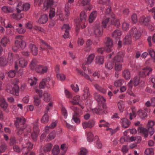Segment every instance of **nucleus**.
Returning a JSON list of instances; mask_svg holds the SVG:
<instances>
[{
    "label": "nucleus",
    "instance_id": "1",
    "mask_svg": "<svg viewBox=\"0 0 155 155\" xmlns=\"http://www.w3.org/2000/svg\"><path fill=\"white\" fill-rule=\"evenodd\" d=\"M17 60L18 61L19 65L20 67L24 68L27 66L28 63L27 61L23 58H20L19 55H16L14 58L15 68V69L17 70L18 68V62L17 61Z\"/></svg>",
    "mask_w": 155,
    "mask_h": 155
},
{
    "label": "nucleus",
    "instance_id": "2",
    "mask_svg": "<svg viewBox=\"0 0 155 155\" xmlns=\"http://www.w3.org/2000/svg\"><path fill=\"white\" fill-rule=\"evenodd\" d=\"M135 107L132 108V113L130 114V119L132 120L133 117H135L137 115L141 119H144L147 117V113L144 110L141 109L139 110L137 113L135 111Z\"/></svg>",
    "mask_w": 155,
    "mask_h": 155
},
{
    "label": "nucleus",
    "instance_id": "3",
    "mask_svg": "<svg viewBox=\"0 0 155 155\" xmlns=\"http://www.w3.org/2000/svg\"><path fill=\"white\" fill-rule=\"evenodd\" d=\"M16 121L15 125L17 128V133L18 135H20L23 133L22 125L25 124V120L23 118L18 117Z\"/></svg>",
    "mask_w": 155,
    "mask_h": 155
},
{
    "label": "nucleus",
    "instance_id": "4",
    "mask_svg": "<svg viewBox=\"0 0 155 155\" xmlns=\"http://www.w3.org/2000/svg\"><path fill=\"white\" fill-rule=\"evenodd\" d=\"M22 37L21 35L17 36L16 37L15 43V45L18 46L22 49L25 48L26 46V42L21 40Z\"/></svg>",
    "mask_w": 155,
    "mask_h": 155
},
{
    "label": "nucleus",
    "instance_id": "5",
    "mask_svg": "<svg viewBox=\"0 0 155 155\" xmlns=\"http://www.w3.org/2000/svg\"><path fill=\"white\" fill-rule=\"evenodd\" d=\"M7 91L13 95L18 96L19 94L18 90V88L12 87L10 84H8L6 86Z\"/></svg>",
    "mask_w": 155,
    "mask_h": 155
},
{
    "label": "nucleus",
    "instance_id": "6",
    "mask_svg": "<svg viewBox=\"0 0 155 155\" xmlns=\"http://www.w3.org/2000/svg\"><path fill=\"white\" fill-rule=\"evenodd\" d=\"M48 70V66L45 65H38L36 69V71L41 74H44L47 72Z\"/></svg>",
    "mask_w": 155,
    "mask_h": 155
},
{
    "label": "nucleus",
    "instance_id": "7",
    "mask_svg": "<svg viewBox=\"0 0 155 155\" xmlns=\"http://www.w3.org/2000/svg\"><path fill=\"white\" fill-rule=\"evenodd\" d=\"M33 132L31 134V136L32 139L34 141H36L38 135L39 134V130L38 128V124L36 123L35 125H33Z\"/></svg>",
    "mask_w": 155,
    "mask_h": 155
},
{
    "label": "nucleus",
    "instance_id": "8",
    "mask_svg": "<svg viewBox=\"0 0 155 155\" xmlns=\"http://www.w3.org/2000/svg\"><path fill=\"white\" fill-rule=\"evenodd\" d=\"M102 108L101 109L99 108H96L93 110V111L94 113L97 114H106L108 113V108L106 105H103Z\"/></svg>",
    "mask_w": 155,
    "mask_h": 155
},
{
    "label": "nucleus",
    "instance_id": "9",
    "mask_svg": "<svg viewBox=\"0 0 155 155\" xmlns=\"http://www.w3.org/2000/svg\"><path fill=\"white\" fill-rule=\"evenodd\" d=\"M95 56L94 54H90L89 55L87 58V62L84 63L82 65V68L84 71L86 69V67L85 66L86 64H90L92 62Z\"/></svg>",
    "mask_w": 155,
    "mask_h": 155
},
{
    "label": "nucleus",
    "instance_id": "10",
    "mask_svg": "<svg viewBox=\"0 0 155 155\" xmlns=\"http://www.w3.org/2000/svg\"><path fill=\"white\" fill-rule=\"evenodd\" d=\"M152 71V68L150 67H147L144 68L141 71L139 72L140 75L145 77L149 74Z\"/></svg>",
    "mask_w": 155,
    "mask_h": 155
},
{
    "label": "nucleus",
    "instance_id": "11",
    "mask_svg": "<svg viewBox=\"0 0 155 155\" xmlns=\"http://www.w3.org/2000/svg\"><path fill=\"white\" fill-rule=\"evenodd\" d=\"M124 57V53L122 52H119L114 57V62H122L123 61V58Z\"/></svg>",
    "mask_w": 155,
    "mask_h": 155
},
{
    "label": "nucleus",
    "instance_id": "12",
    "mask_svg": "<svg viewBox=\"0 0 155 155\" xmlns=\"http://www.w3.org/2000/svg\"><path fill=\"white\" fill-rule=\"evenodd\" d=\"M106 41L105 45L106 47V50L107 52H110L111 50V48L113 46V43L111 38H106Z\"/></svg>",
    "mask_w": 155,
    "mask_h": 155
},
{
    "label": "nucleus",
    "instance_id": "13",
    "mask_svg": "<svg viewBox=\"0 0 155 155\" xmlns=\"http://www.w3.org/2000/svg\"><path fill=\"white\" fill-rule=\"evenodd\" d=\"M120 123L122 127L124 128H127L131 124L130 121L125 118H123L120 121Z\"/></svg>",
    "mask_w": 155,
    "mask_h": 155
},
{
    "label": "nucleus",
    "instance_id": "14",
    "mask_svg": "<svg viewBox=\"0 0 155 155\" xmlns=\"http://www.w3.org/2000/svg\"><path fill=\"white\" fill-rule=\"evenodd\" d=\"M74 110H75V112L73 115L72 120L77 124H79L80 122V120L79 118V115L78 114V110L76 107H74Z\"/></svg>",
    "mask_w": 155,
    "mask_h": 155
},
{
    "label": "nucleus",
    "instance_id": "15",
    "mask_svg": "<svg viewBox=\"0 0 155 155\" xmlns=\"http://www.w3.org/2000/svg\"><path fill=\"white\" fill-rule=\"evenodd\" d=\"M148 129L141 127H139L137 130L139 133L142 134L146 138L147 137L148 135Z\"/></svg>",
    "mask_w": 155,
    "mask_h": 155
},
{
    "label": "nucleus",
    "instance_id": "16",
    "mask_svg": "<svg viewBox=\"0 0 155 155\" xmlns=\"http://www.w3.org/2000/svg\"><path fill=\"white\" fill-rule=\"evenodd\" d=\"M95 124V122L94 121H90L88 122H84L82 124L83 127L84 129L86 128H90L94 126Z\"/></svg>",
    "mask_w": 155,
    "mask_h": 155
},
{
    "label": "nucleus",
    "instance_id": "17",
    "mask_svg": "<svg viewBox=\"0 0 155 155\" xmlns=\"http://www.w3.org/2000/svg\"><path fill=\"white\" fill-rule=\"evenodd\" d=\"M95 98L99 103H104L106 101V99L103 96H101L97 93L94 94Z\"/></svg>",
    "mask_w": 155,
    "mask_h": 155
},
{
    "label": "nucleus",
    "instance_id": "18",
    "mask_svg": "<svg viewBox=\"0 0 155 155\" xmlns=\"http://www.w3.org/2000/svg\"><path fill=\"white\" fill-rule=\"evenodd\" d=\"M0 105L4 110H5L8 106V104L3 97H0Z\"/></svg>",
    "mask_w": 155,
    "mask_h": 155
},
{
    "label": "nucleus",
    "instance_id": "19",
    "mask_svg": "<svg viewBox=\"0 0 155 155\" xmlns=\"http://www.w3.org/2000/svg\"><path fill=\"white\" fill-rule=\"evenodd\" d=\"M38 79L35 77H33L29 78L28 80V82L31 86L35 85L37 82Z\"/></svg>",
    "mask_w": 155,
    "mask_h": 155
},
{
    "label": "nucleus",
    "instance_id": "20",
    "mask_svg": "<svg viewBox=\"0 0 155 155\" xmlns=\"http://www.w3.org/2000/svg\"><path fill=\"white\" fill-rule=\"evenodd\" d=\"M37 60L35 59H32L29 64L30 68L32 70H35L36 71V68L37 66Z\"/></svg>",
    "mask_w": 155,
    "mask_h": 155
},
{
    "label": "nucleus",
    "instance_id": "21",
    "mask_svg": "<svg viewBox=\"0 0 155 155\" xmlns=\"http://www.w3.org/2000/svg\"><path fill=\"white\" fill-rule=\"evenodd\" d=\"M29 47L33 55H36L37 54L38 49L35 45L33 44H31L29 45Z\"/></svg>",
    "mask_w": 155,
    "mask_h": 155
},
{
    "label": "nucleus",
    "instance_id": "22",
    "mask_svg": "<svg viewBox=\"0 0 155 155\" xmlns=\"http://www.w3.org/2000/svg\"><path fill=\"white\" fill-rule=\"evenodd\" d=\"M104 62V57L102 56H98L95 59V63L98 65H101Z\"/></svg>",
    "mask_w": 155,
    "mask_h": 155
},
{
    "label": "nucleus",
    "instance_id": "23",
    "mask_svg": "<svg viewBox=\"0 0 155 155\" xmlns=\"http://www.w3.org/2000/svg\"><path fill=\"white\" fill-rule=\"evenodd\" d=\"M150 21V18L149 17H147L146 18H143L142 21H141L140 23L144 26L148 25Z\"/></svg>",
    "mask_w": 155,
    "mask_h": 155
},
{
    "label": "nucleus",
    "instance_id": "24",
    "mask_svg": "<svg viewBox=\"0 0 155 155\" xmlns=\"http://www.w3.org/2000/svg\"><path fill=\"white\" fill-rule=\"evenodd\" d=\"M33 102L35 106L38 107L41 104V100L38 97L34 95L33 97Z\"/></svg>",
    "mask_w": 155,
    "mask_h": 155
},
{
    "label": "nucleus",
    "instance_id": "25",
    "mask_svg": "<svg viewBox=\"0 0 155 155\" xmlns=\"http://www.w3.org/2000/svg\"><path fill=\"white\" fill-rule=\"evenodd\" d=\"M48 20V18L46 15H42L38 20V22L41 24L45 23Z\"/></svg>",
    "mask_w": 155,
    "mask_h": 155
},
{
    "label": "nucleus",
    "instance_id": "26",
    "mask_svg": "<svg viewBox=\"0 0 155 155\" xmlns=\"http://www.w3.org/2000/svg\"><path fill=\"white\" fill-rule=\"evenodd\" d=\"M48 112L45 111L44 113V114L41 119V122L42 123H46L49 121V116L47 114Z\"/></svg>",
    "mask_w": 155,
    "mask_h": 155
},
{
    "label": "nucleus",
    "instance_id": "27",
    "mask_svg": "<svg viewBox=\"0 0 155 155\" xmlns=\"http://www.w3.org/2000/svg\"><path fill=\"white\" fill-rule=\"evenodd\" d=\"M60 152L59 146L57 144L55 145L52 150V153L53 155H57Z\"/></svg>",
    "mask_w": 155,
    "mask_h": 155
},
{
    "label": "nucleus",
    "instance_id": "28",
    "mask_svg": "<svg viewBox=\"0 0 155 155\" xmlns=\"http://www.w3.org/2000/svg\"><path fill=\"white\" fill-rule=\"evenodd\" d=\"M132 80H131L128 84V90L127 91V93L128 94L131 96H135V95L132 91L131 89L133 87Z\"/></svg>",
    "mask_w": 155,
    "mask_h": 155
},
{
    "label": "nucleus",
    "instance_id": "29",
    "mask_svg": "<svg viewBox=\"0 0 155 155\" xmlns=\"http://www.w3.org/2000/svg\"><path fill=\"white\" fill-rule=\"evenodd\" d=\"M43 97L44 101L46 102H49L51 101L50 94L47 92L44 93Z\"/></svg>",
    "mask_w": 155,
    "mask_h": 155
},
{
    "label": "nucleus",
    "instance_id": "30",
    "mask_svg": "<svg viewBox=\"0 0 155 155\" xmlns=\"http://www.w3.org/2000/svg\"><path fill=\"white\" fill-rule=\"evenodd\" d=\"M122 35V32L120 30H115L112 34V36L115 39L119 38V37Z\"/></svg>",
    "mask_w": 155,
    "mask_h": 155
},
{
    "label": "nucleus",
    "instance_id": "31",
    "mask_svg": "<svg viewBox=\"0 0 155 155\" xmlns=\"http://www.w3.org/2000/svg\"><path fill=\"white\" fill-rule=\"evenodd\" d=\"M147 51L153 59V62H155V51L151 48H148Z\"/></svg>",
    "mask_w": 155,
    "mask_h": 155
},
{
    "label": "nucleus",
    "instance_id": "32",
    "mask_svg": "<svg viewBox=\"0 0 155 155\" xmlns=\"http://www.w3.org/2000/svg\"><path fill=\"white\" fill-rule=\"evenodd\" d=\"M87 138L89 142H92L93 140L94 136L92 132H88L86 133Z\"/></svg>",
    "mask_w": 155,
    "mask_h": 155
},
{
    "label": "nucleus",
    "instance_id": "33",
    "mask_svg": "<svg viewBox=\"0 0 155 155\" xmlns=\"http://www.w3.org/2000/svg\"><path fill=\"white\" fill-rule=\"evenodd\" d=\"M142 30H135L134 31V37L136 39H138L140 37Z\"/></svg>",
    "mask_w": 155,
    "mask_h": 155
},
{
    "label": "nucleus",
    "instance_id": "34",
    "mask_svg": "<svg viewBox=\"0 0 155 155\" xmlns=\"http://www.w3.org/2000/svg\"><path fill=\"white\" fill-rule=\"evenodd\" d=\"M123 77L127 80L129 79L130 76V73L128 70H125L123 72Z\"/></svg>",
    "mask_w": 155,
    "mask_h": 155
},
{
    "label": "nucleus",
    "instance_id": "35",
    "mask_svg": "<svg viewBox=\"0 0 155 155\" xmlns=\"http://www.w3.org/2000/svg\"><path fill=\"white\" fill-rule=\"evenodd\" d=\"M80 96L77 95L74 97L72 101H70V102L73 104H78L79 102Z\"/></svg>",
    "mask_w": 155,
    "mask_h": 155
},
{
    "label": "nucleus",
    "instance_id": "36",
    "mask_svg": "<svg viewBox=\"0 0 155 155\" xmlns=\"http://www.w3.org/2000/svg\"><path fill=\"white\" fill-rule=\"evenodd\" d=\"M56 77L57 79L61 81H64L66 78V77L64 74L60 73L57 74Z\"/></svg>",
    "mask_w": 155,
    "mask_h": 155
},
{
    "label": "nucleus",
    "instance_id": "37",
    "mask_svg": "<svg viewBox=\"0 0 155 155\" xmlns=\"http://www.w3.org/2000/svg\"><path fill=\"white\" fill-rule=\"evenodd\" d=\"M117 104L119 110L121 112L123 111L124 109V105L123 102L121 101H119L118 102Z\"/></svg>",
    "mask_w": 155,
    "mask_h": 155
},
{
    "label": "nucleus",
    "instance_id": "38",
    "mask_svg": "<svg viewBox=\"0 0 155 155\" xmlns=\"http://www.w3.org/2000/svg\"><path fill=\"white\" fill-rule=\"evenodd\" d=\"M131 41V37L130 35L126 36L124 40V43L126 45H127L130 43Z\"/></svg>",
    "mask_w": 155,
    "mask_h": 155
},
{
    "label": "nucleus",
    "instance_id": "39",
    "mask_svg": "<svg viewBox=\"0 0 155 155\" xmlns=\"http://www.w3.org/2000/svg\"><path fill=\"white\" fill-rule=\"evenodd\" d=\"M76 71L80 74L82 75H83L84 76V77L85 78L89 80H90V81H92V80L91 78H90L89 76L88 75H87V74H83L82 71L79 69L78 68H77L76 69Z\"/></svg>",
    "mask_w": 155,
    "mask_h": 155
},
{
    "label": "nucleus",
    "instance_id": "40",
    "mask_svg": "<svg viewBox=\"0 0 155 155\" xmlns=\"http://www.w3.org/2000/svg\"><path fill=\"white\" fill-rule=\"evenodd\" d=\"M84 92L83 97H84V99H87L90 95L88 88L87 87H85L84 90Z\"/></svg>",
    "mask_w": 155,
    "mask_h": 155
},
{
    "label": "nucleus",
    "instance_id": "41",
    "mask_svg": "<svg viewBox=\"0 0 155 155\" xmlns=\"http://www.w3.org/2000/svg\"><path fill=\"white\" fill-rule=\"evenodd\" d=\"M96 12L95 11L92 12L90 14L89 19V22L90 23L92 22L95 17V14Z\"/></svg>",
    "mask_w": 155,
    "mask_h": 155
},
{
    "label": "nucleus",
    "instance_id": "42",
    "mask_svg": "<svg viewBox=\"0 0 155 155\" xmlns=\"http://www.w3.org/2000/svg\"><path fill=\"white\" fill-rule=\"evenodd\" d=\"M52 144L51 143H49L46 145L44 147V150L45 152L50 151L51 149Z\"/></svg>",
    "mask_w": 155,
    "mask_h": 155
},
{
    "label": "nucleus",
    "instance_id": "43",
    "mask_svg": "<svg viewBox=\"0 0 155 155\" xmlns=\"http://www.w3.org/2000/svg\"><path fill=\"white\" fill-rule=\"evenodd\" d=\"M31 126L30 125H27L26 126H23L22 129L23 131H26L28 133H30L31 130Z\"/></svg>",
    "mask_w": 155,
    "mask_h": 155
},
{
    "label": "nucleus",
    "instance_id": "44",
    "mask_svg": "<svg viewBox=\"0 0 155 155\" xmlns=\"http://www.w3.org/2000/svg\"><path fill=\"white\" fill-rule=\"evenodd\" d=\"M124 80L122 79L116 80L114 83V85L116 87L120 86L124 83Z\"/></svg>",
    "mask_w": 155,
    "mask_h": 155
},
{
    "label": "nucleus",
    "instance_id": "45",
    "mask_svg": "<svg viewBox=\"0 0 155 155\" xmlns=\"http://www.w3.org/2000/svg\"><path fill=\"white\" fill-rule=\"evenodd\" d=\"M33 145L31 143L28 142L25 144H24L22 145V147L23 148H27L31 149L33 148Z\"/></svg>",
    "mask_w": 155,
    "mask_h": 155
},
{
    "label": "nucleus",
    "instance_id": "46",
    "mask_svg": "<svg viewBox=\"0 0 155 155\" xmlns=\"http://www.w3.org/2000/svg\"><path fill=\"white\" fill-rule=\"evenodd\" d=\"M88 153V151L87 149L84 148H81L79 152V155H87Z\"/></svg>",
    "mask_w": 155,
    "mask_h": 155
},
{
    "label": "nucleus",
    "instance_id": "47",
    "mask_svg": "<svg viewBox=\"0 0 155 155\" xmlns=\"http://www.w3.org/2000/svg\"><path fill=\"white\" fill-rule=\"evenodd\" d=\"M55 15V9L53 8H51L49 15L50 18L52 19L54 16Z\"/></svg>",
    "mask_w": 155,
    "mask_h": 155
},
{
    "label": "nucleus",
    "instance_id": "48",
    "mask_svg": "<svg viewBox=\"0 0 155 155\" xmlns=\"http://www.w3.org/2000/svg\"><path fill=\"white\" fill-rule=\"evenodd\" d=\"M110 20V18H107L106 19H104L102 22V26L104 28H109L108 27H107V24L108 23Z\"/></svg>",
    "mask_w": 155,
    "mask_h": 155
},
{
    "label": "nucleus",
    "instance_id": "49",
    "mask_svg": "<svg viewBox=\"0 0 155 155\" xmlns=\"http://www.w3.org/2000/svg\"><path fill=\"white\" fill-rule=\"evenodd\" d=\"M115 64V69L116 71H121L122 69V64L117 63V62H114Z\"/></svg>",
    "mask_w": 155,
    "mask_h": 155
},
{
    "label": "nucleus",
    "instance_id": "50",
    "mask_svg": "<svg viewBox=\"0 0 155 155\" xmlns=\"http://www.w3.org/2000/svg\"><path fill=\"white\" fill-rule=\"evenodd\" d=\"M99 3L100 4L104 5L106 6L111 4L110 0H100L99 1Z\"/></svg>",
    "mask_w": 155,
    "mask_h": 155
},
{
    "label": "nucleus",
    "instance_id": "51",
    "mask_svg": "<svg viewBox=\"0 0 155 155\" xmlns=\"http://www.w3.org/2000/svg\"><path fill=\"white\" fill-rule=\"evenodd\" d=\"M87 16L84 12H81L80 15V18L81 21H85L86 20Z\"/></svg>",
    "mask_w": 155,
    "mask_h": 155
},
{
    "label": "nucleus",
    "instance_id": "52",
    "mask_svg": "<svg viewBox=\"0 0 155 155\" xmlns=\"http://www.w3.org/2000/svg\"><path fill=\"white\" fill-rule=\"evenodd\" d=\"M95 88L98 91H101L103 94H105L106 92V90L103 88H102L100 86L97 84L94 85Z\"/></svg>",
    "mask_w": 155,
    "mask_h": 155
},
{
    "label": "nucleus",
    "instance_id": "53",
    "mask_svg": "<svg viewBox=\"0 0 155 155\" xmlns=\"http://www.w3.org/2000/svg\"><path fill=\"white\" fill-rule=\"evenodd\" d=\"M55 137L54 132H51L50 133L49 135L47 137V141H50L53 139Z\"/></svg>",
    "mask_w": 155,
    "mask_h": 155
},
{
    "label": "nucleus",
    "instance_id": "54",
    "mask_svg": "<svg viewBox=\"0 0 155 155\" xmlns=\"http://www.w3.org/2000/svg\"><path fill=\"white\" fill-rule=\"evenodd\" d=\"M94 32V34L97 36H100L102 35L103 30H93Z\"/></svg>",
    "mask_w": 155,
    "mask_h": 155
},
{
    "label": "nucleus",
    "instance_id": "55",
    "mask_svg": "<svg viewBox=\"0 0 155 155\" xmlns=\"http://www.w3.org/2000/svg\"><path fill=\"white\" fill-rule=\"evenodd\" d=\"M111 5L110 4L109 5H107V9H106V11L105 12V14L106 15L109 14H111L112 12Z\"/></svg>",
    "mask_w": 155,
    "mask_h": 155
},
{
    "label": "nucleus",
    "instance_id": "56",
    "mask_svg": "<svg viewBox=\"0 0 155 155\" xmlns=\"http://www.w3.org/2000/svg\"><path fill=\"white\" fill-rule=\"evenodd\" d=\"M114 63L113 61H109L105 64L106 68L108 69H111L113 67Z\"/></svg>",
    "mask_w": 155,
    "mask_h": 155
},
{
    "label": "nucleus",
    "instance_id": "57",
    "mask_svg": "<svg viewBox=\"0 0 155 155\" xmlns=\"http://www.w3.org/2000/svg\"><path fill=\"white\" fill-rule=\"evenodd\" d=\"M145 153L147 155H153V149L151 148L147 149L145 151Z\"/></svg>",
    "mask_w": 155,
    "mask_h": 155
},
{
    "label": "nucleus",
    "instance_id": "58",
    "mask_svg": "<svg viewBox=\"0 0 155 155\" xmlns=\"http://www.w3.org/2000/svg\"><path fill=\"white\" fill-rule=\"evenodd\" d=\"M84 42V41L82 38H79L77 41V45L78 46L80 47L82 46Z\"/></svg>",
    "mask_w": 155,
    "mask_h": 155
},
{
    "label": "nucleus",
    "instance_id": "59",
    "mask_svg": "<svg viewBox=\"0 0 155 155\" xmlns=\"http://www.w3.org/2000/svg\"><path fill=\"white\" fill-rule=\"evenodd\" d=\"M154 124V122L153 121L149 120L146 126L148 128V129H149L150 128H152Z\"/></svg>",
    "mask_w": 155,
    "mask_h": 155
},
{
    "label": "nucleus",
    "instance_id": "60",
    "mask_svg": "<svg viewBox=\"0 0 155 155\" xmlns=\"http://www.w3.org/2000/svg\"><path fill=\"white\" fill-rule=\"evenodd\" d=\"M71 87L72 89L75 92H77L78 91L79 88L77 84H71Z\"/></svg>",
    "mask_w": 155,
    "mask_h": 155
},
{
    "label": "nucleus",
    "instance_id": "61",
    "mask_svg": "<svg viewBox=\"0 0 155 155\" xmlns=\"http://www.w3.org/2000/svg\"><path fill=\"white\" fill-rule=\"evenodd\" d=\"M62 36L64 38H67L70 37L69 30H64V33Z\"/></svg>",
    "mask_w": 155,
    "mask_h": 155
},
{
    "label": "nucleus",
    "instance_id": "62",
    "mask_svg": "<svg viewBox=\"0 0 155 155\" xmlns=\"http://www.w3.org/2000/svg\"><path fill=\"white\" fill-rule=\"evenodd\" d=\"M111 21L112 24L116 26L117 28L120 25V22L118 20L113 19L111 20Z\"/></svg>",
    "mask_w": 155,
    "mask_h": 155
},
{
    "label": "nucleus",
    "instance_id": "63",
    "mask_svg": "<svg viewBox=\"0 0 155 155\" xmlns=\"http://www.w3.org/2000/svg\"><path fill=\"white\" fill-rule=\"evenodd\" d=\"M70 9V8L69 5H66L65 6V15L67 17L69 15Z\"/></svg>",
    "mask_w": 155,
    "mask_h": 155
},
{
    "label": "nucleus",
    "instance_id": "64",
    "mask_svg": "<svg viewBox=\"0 0 155 155\" xmlns=\"http://www.w3.org/2000/svg\"><path fill=\"white\" fill-rule=\"evenodd\" d=\"M7 61L5 59L2 57L0 58V65L2 66H4L7 64Z\"/></svg>",
    "mask_w": 155,
    "mask_h": 155
}]
</instances>
